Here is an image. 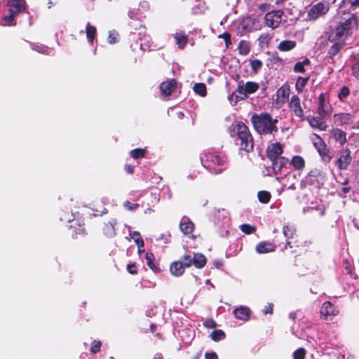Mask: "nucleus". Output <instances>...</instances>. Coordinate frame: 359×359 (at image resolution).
I'll list each match as a JSON object with an SVG mask.
<instances>
[{"mask_svg": "<svg viewBox=\"0 0 359 359\" xmlns=\"http://www.w3.org/2000/svg\"><path fill=\"white\" fill-rule=\"evenodd\" d=\"M240 149L250 152L253 149V140L248 128L243 123H237L233 128L232 135Z\"/></svg>", "mask_w": 359, "mask_h": 359, "instance_id": "obj_1", "label": "nucleus"}, {"mask_svg": "<svg viewBox=\"0 0 359 359\" xmlns=\"http://www.w3.org/2000/svg\"><path fill=\"white\" fill-rule=\"evenodd\" d=\"M203 165L210 172L221 173L226 167V158L224 155L217 152H205L201 156Z\"/></svg>", "mask_w": 359, "mask_h": 359, "instance_id": "obj_2", "label": "nucleus"}, {"mask_svg": "<svg viewBox=\"0 0 359 359\" xmlns=\"http://www.w3.org/2000/svg\"><path fill=\"white\" fill-rule=\"evenodd\" d=\"M251 121L255 130L259 134H271L278 131L276 123L277 119H272L271 116L268 113L253 114Z\"/></svg>", "mask_w": 359, "mask_h": 359, "instance_id": "obj_3", "label": "nucleus"}, {"mask_svg": "<svg viewBox=\"0 0 359 359\" xmlns=\"http://www.w3.org/2000/svg\"><path fill=\"white\" fill-rule=\"evenodd\" d=\"M355 27H357V18L354 15H352L336 27L334 37L332 40H337L344 43L349 31Z\"/></svg>", "mask_w": 359, "mask_h": 359, "instance_id": "obj_4", "label": "nucleus"}, {"mask_svg": "<svg viewBox=\"0 0 359 359\" xmlns=\"http://www.w3.org/2000/svg\"><path fill=\"white\" fill-rule=\"evenodd\" d=\"M259 89V84L253 81L244 82L240 81L238 83V88L233 93L237 99L244 100L250 94L255 93Z\"/></svg>", "mask_w": 359, "mask_h": 359, "instance_id": "obj_5", "label": "nucleus"}, {"mask_svg": "<svg viewBox=\"0 0 359 359\" xmlns=\"http://www.w3.org/2000/svg\"><path fill=\"white\" fill-rule=\"evenodd\" d=\"M330 6L328 3L318 2L312 6L308 11L306 20L308 21H316L320 18H323L329 11Z\"/></svg>", "mask_w": 359, "mask_h": 359, "instance_id": "obj_6", "label": "nucleus"}, {"mask_svg": "<svg viewBox=\"0 0 359 359\" xmlns=\"http://www.w3.org/2000/svg\"><path fill=\"white\" fill-rule=\"evenodd\" d=\"M283 12L280 10H274L266 13L264 17L265 25L274 29L277 28L281 21Z\"/></svg>", "mask_w": 359, "mask_h": 359, "instance_id": "obj_7", "label": "nucleus"}, {"mask_svg": "<svg viewBox=\"0 0 359 359\" xmlns=\"http://www.w3.org/2000/svg\"><path fill=\"white\" fill-rule=\"evenodd\" d=\"M329 136L341 146L344 145L347 142V133L338 128H332L329 130Z\"/></svg>", "mask_w": 359, "mask_h": 359, "instance_id": "obj_8", "label": "nucleus"}, {"mask_svg": "<svg viewBox=\"0 0 359 359\" xmlns=\"http://www.w3.org/2000/svg\"><path fill=\"white\" fill-rule=\"evenodd\" d=\"M351 161V151L349 149H346L335 161V165L339 170H346Z\"/></svg>", "mask_w": 359, "mask_h": 359, "instance_id": "obj_9", "label": "nucleus"}, {"mask_svg": "<svg viewBox=\"0 0 359 359\" xmlns=\"http://www.w3.org/2000/svg\"><path fill=\"white\" fill-rule=\"evenodd\" d=\"M289 107L293 111L294 115L302 118L304 111L301 106L300 99L297 95H293L289 102Z\"/></svg>", "mask_w": 359, "mask_h": 359, "instance_id": "obj_10", "label": "nucleus"}, {"mask_svg": "<svg viewBox=\"0 0 359 359\" xmlns=\"http://www.w3.org/2000/svg\"><path fill=\"white\" fill-rule=\"evenodd\" d=\"M333 118L334 123L340 126L350 125L353 121L352 115L348 113L334 114Z\"/></svg>", "mask_w": 359, "mask_h": 359, "instance_id": "obj_11", "label": "nucleus"}, {"mask_svg": "<svg viewBox=\"0 0 359 359\" xmlns=\"http://www.w3.org/2000/svg\"><path fill=\"white\" fill-rule=\"evenodd\" d=\"M283 153V148L280 143L276 142L269 145L266 150L267 157L270 161L274 160L280 156Z\"/></svg>", "mask_w": 359, "mask_h": 359, "instance_id": "obj_12", "label": "nucleus"}, {"mask_svg": "<svg viewBox=\"0 0 359 359\" xmlns=\"http://www.w3.org/2000/svg\"><path fill=\"white\" fill-rule=\"evenodd\" d=\"M339 311L330 302H325L320 309V314L325 318H327L329 316H334L337 315Z\"/></svg>", "mask_w": 359, "mask_h": 359, "instance_id": "obj_13", "label": "nucleus"}, {"mask_svg": "<svg viewBox=\"0 0 359 359\" xmlns=\"http://www.w3.org/2000/svg\"><path fill=\"white\" fill-rule=\"evenodd\" d=\"M9 5V12L18 15L25 9V2L24 0H8Z\"/></svg>", "mask_w": 359, "mask_h": 359, "instance_id": "obj_14", "label": "nucleus"}, {"mask_svg": "<svg viewBox=\"0 0 359 359\" xmlns=\"http://www.w3.org/2000/svg\"><path fill=\"white\" fill-rule=\"evenodd\" d=\"M276 245L271 242L262 241L259 242L255 248L256 252L259 254L269 253L276 250Z\"/></svg>", "mask_w": 359, "mask_h": 359, "instance_id": "obj_15", "label": "nucleus"}, {"mask_svg": "<svg viewBox=\"0 0 359 359\" xmlns=\"http://www.w3.org/2000/svg\"><path fill=\"white\" fill-rule=\"evenodd\" d=\"M177 82L175 79H170L161 83L160 89L162 95L169 96L175 90Z\"/></svg>", "mask_w": 359, "mask_h": 359, "instance_id": "obj_16", "label": "nucleus"}, {"mask_svg": "<svg viewBox=\"0 0 359 359\" xmlns=\"http://www.w3.org/2000/svg\"><path fill=\"white\" fill-rule=\"evenodd\" d=\"M180 228L181 231L184 234H189L193 232L194 224L187 217H183L180 223Z\"/></svg>", "mask_w": 359, "mask_h": 359, "instance_id": "obj_17", "label": "nucleus"}, {"mask_svg": "<svg viewBox=\"0 0 359 359\" xmlns=\"http://www.w3.org/2000/svg\"><path fill=\"white\" fill-rule=\"evenodd\" d=\"M307 121L313 128L319 129L323 131L327 130V126L326 123L317 117L309 116L307 117Z\"/></svg>", "mask_w": 359, "mask_h": 359, "instance_id": "obj_18", "label": "nucleus"}, {"mask_svg": "<svg viewBox=\"0 0 359 359\" xmlns=\"http://www.w3.org/2000/svg\"><path fill=\"white\" fill-rule=\"evenodd\" d=\"M235 317L239 320H247L249 318L250 311L246 306H240L233 310Z\"/></svg>", "mask_w": 359, "mask_h": 359, "instance_id": "obj_19", "label": "nucleus"}, {"mask_svg": "<svg viewBox=\"0 0 359 359\" xmlns=\"http://www.w3.org/2000/svg\"><path fill=\"white\" fill-rule=\"evenodd\" d=\"M271 161L272 163L271 166L273 172L277 173L283 167H285L289 161L285 157L279 156Z\"/></svg>", "mask_w": 359, "mask_h": 359, "instance_id": "obj_20", "label": "nucleus"}, {"mask_svg": "<svg viewBox=\"0 0 359 359\" xmlns=\"http://www.w3.org/2000/svg\"><path fill=\"white\" fill-rule=\"evenodd\" d=\"M185 268L181 261H176L170 264V271L173 276H180L184 273Z\"/></svg>", "mask_w": 359, "mask_h": 359, "instance_id": "obj_21", "label": "nucleus"}, {"mask_svg": "<svg viewBox=\"0 0 359 359\" xmlns=\"http://www.w3.org/2000/svg\"><path fill=\"white\" fill-rule=\"evenodd\" d=\"M297 46L295 41L284 40L279 43L277 48L281 52L290 51L294 48Z\"/></svg>", "mask_w": 359, "mask_h": 359, "instance_id": "obj_22", "label": "nucleus"}, {"mask_svg": "<svg viewBox=\"0 0 359 359\" xmlns=\"http://www.w3.org/2000/svg\"><path fill=\"white\" fill-rule=\"evenodd\" d=\"M310 138L314 147L318 151L327 147L323 140L318 135L312 134Z\"/></svg>", "mask_w": 359, "mask_h": 359, "instance_id": "obj_23", "label": "nucleus"}, {"mask_svg": "<svg viewBox=\"0 0 359 359\" xmlns=\"http://www.w3.org/2000/svg\"><path fill=\"white\" fill-rule=\"evenodd\" d=\"M141 29L142 30H140L139 34L140 35L142 34V37L140 38V47L143 50H150L149 49L150 46L149 44V43L150 41V36L145 34L144 27Z\"/></svg>", "mask_w": 359, "mask_h": 359, "instance_id": "obj_24", "label": "nucleus"}, {"mask_svg": "<svg viewBox=\"0 0 359 359\" xmlns=\"http://www.w3.org/2000/svg\"><path fill=\"white\" fill-rule=\"evenodd\" d=\"M205 264L206 258L201 253L194 255V257L192 258V264H194L195 267L201 269L205 265Z\"/></svg>", "mask_w": 359, "mask_h": 359, "instance_id": "obj_25", "label": "nucleus"}, {"mask_svg": "<svg viewBox=\"0 0 359 359\" xmlns=\"http://www.w3.org/2000/svg\"><path fill=\"white\" fill-rule=\"evenodd\" d=\"M116 224V221L114 219H111L109 222L104 224V226L103 228L104 233L108 237H112L115 235V229L114 226Z\"/></svg>", "mask_w": 359, "mask_h": 359, "instance_id": "obj_26", "label": "nucleus"}, {"mask_svg": "<svg viewBox=\"0 0 359 359\" xmlns=\"http://www.w3.org/2000/svg\"><path fill=\"white\" fill-rule=\"evenodd\" d=\"M145 259L147 261V265L155 273L160 271L158 266L154 262V257L152 253L147 252L145 254Z\"/></svg>", "mask_w": 359, "mask_h": 359, "instance_id": "obj_27", "label": "nucleus"}, {"mask_svg": "<svg viewBox=\"0 0 359 359\" xmlns=\"http://www.w3.org/2000/svg\"><path fill=\"white\" fill-rule=\"evenodd\" d=\"M174 38L180 48H183L187 43V36L183 32L176 33Z\"/></svg>", "mask_w": 359, "mask_h": 359, "instance_id": "obj_28", "label": "nucleus"}, {"mask_svg": "<svg viewBox=\"0 0 359 359\" xmlns=\"http://www.w3.org/2000/svg\"><path fill=\"white\" fill-rule=\"evenodd\" d=\"M291 164L296 170H302L305 166V161L300 156H294L291 160Z\"/></svg>", "mask_w": 359, "mask_h": 359, "instance_id": "obj_29", "label": "nucleus"}, {"mask_svg": "<svg viewBox=\"0 0 359 359\" xmlns=\"http://www.w3.org/2000/svg\"><path fill=\"white\" fill-rule=\"evenodd\" d=\"M335 42L332 44V46L330 48L328 51V55L330 57L332 58L335 56L342 48L344 43L339 41L337 40H334Z\"/></svg>", "mask_w": 359, "mask_h": 359, "instance_id": "obj_30", "label": "nucleus"}, {"mask_svg": "<svg viewBox=\"0 0 359 359\" xmlns=\"http://www.w3.org/2000/svg\"><path fill=\"white\" fill-rule=\"evenodd\" d=\"M318 152L323 162H324L325 163H328L331 161L332 156L331 155L330 149H328L327 147H325V149H323L322 150H320Z\"/></svg>", "mask_w": 359, "mask_h": 359, "instance_id": "obj_31", "label": "nucleus"}, {"mask_svg": "<svg viewBox=\"0 0 359 359\" xmlns=\"http://www.w3.org/2000/svg\"><path fill=\"white\" fill-rule=\"evenodd\" d=\"M296 231V229L294 225L287 224L283 226V233L287 239L292 238Z\"/></svg>", "mask_w": 359, "mask_h": 359, "instance_id": "obj_32", "label": "nucleus"}, {"mask_svg": "<svg viewBox=\"0 0 359 359\" xmlns=\"http://www.w3.org/2000/svg\"><path fill=\"white\" fill-rule=\"evenodd\" d=\"M86 33L88 41L90 43H93V39L96 34V28L90 25L89 23L86 25Z\"/></svg>", "mask_w": 359, "mask_h": 359, "instance_id": "obj_33", "label": "nucleus"}, {"mask_svg": "<svg viewBox=\"0 0 359 359\" xmlns=\"http://www.w3.org/2000/svg\"><path fill=\"white\" fill-rule=\"evenodd\" d=\"M238 50L242 55H248L250 50V43L245 40L241 41L238 44Z\"/></svg>", "mask_w": 359, "mask_h": 359, "instance_id": "obj_34", "label": "nucleus"}, {"mask_svg": "<svg viewBox=\"0 0 359 359\" xmlns=\"http://www.w3.org/2000/svg\"><path fill=\"white\" fill-rule=\"evenodd\" d=\"M310 64L309 59H305L302 62H297L294 67V71L297 73H304L305 72L304 67Z\"/></svg>", "mask_w": 359, "mask_h": 359, "instance_id": "obj_35", "label": "nucleus"}, {"mask_svg": "<svg viewBox=\"0 0 359 359\" xmlns=\"http://www.w3.org/2000/svg\"><path fill=\"white\" fill-rule=\"evenodd\" d=\"M349 95V88L347 86H343L338 93V98L341 102H345Z\"/></svg>", "mask_w": 359, "mask_h": 359, "instance_id": "obj_36", "label": "nucleus"}, {"mask_svg": "<svg viewBox=\"0 0 359 359\" xmlns=\"http://www.w3.org/2000/svg\"><path fill=\"white\" fill-rule=\"evenodd\" d=\"M133 235L137 236V239H135V243L138 245V254H142L144 252V241L141 238L140 234L138 231H133Z\"/></svg>", "mask_w": 359, "mask_h": 359, "instance_id": "obj_37", "label": "nucleus"}, {"mask_svg": "<svg viewBox=\"0 0 359 359\" xmlns=\"http://www.w3.org/2000/svg\"><path fill=\"white\" fill-rule=\"evenodd\" d=\"M259 201L262 203H268L271 198V194L266 191H260L257 194Z\"/></svg>", "mask_w": 359, "mask_h": 359, "instance_id": "obj_38", "label": "nucleus"}, {"mask_svg": "<svg viewBox=\"0 0 359 359\" xmlns=\"http://www.w3.org/2000/svg\"><path fill=\"white\" fill-rule=\"evenodd\" d=\"M309 81L307 77L299 76L296 82V89L298 92H302Z\"/></svg>", "mask_w": 359, "mask_h": 359, "instance_id": "obj_39", "label": "nucleus"}, {"mask_svg": "<svg viewBox=\"0 0 359 359\" xmlns=\"http://www.w3.org/2000/svg\"><path fill=\"white\" fill-rule=\"evenodd\" d=\"M194 90L196 93L203 97L205 96L207 93L206 86L204 83H196L194 86Z\"/></svg>", "mask_w": 359, "mask_h": 359, "instance_id": "obj_40", "label": "nucleus"}, {"mask_svg": "<svg viewBox=\"0 0 359 359\" xmlns=\"http://www.w3.org/2000/svg\"><path fill=\"white\" fill-rule=\"evenodd\" d=\"M211 339L215 341H218L224 339L225 333L222 330H215L210 334Z\"/></svg>", "mask_w": 359, "mask_h": 359, "instance_id": "obj_41", "label": "nucleus"}, {"mask_svg": "<svg viewBox=\"0 0 359 359\" xmlns=\"http://www.w3.org/2000/svg\"><path fill=\"white\" fill-rule=\"evenodd\" d=\"M241 230L245 234L253 233L256 231V227L248 224H243L240 226Z\"/></svg>", "mask_w": 359, "mask_h": 359, "instance_id": "obj_42", "label": "nucleus"}, {"mask_svg": "<svg viewBox=\"0 0 359 359\" xmlns=\"http://www.w3.org/2000/svg\"><path fill=\"white\" fill-rule=\"evenodd\" d=\"M146 153L145 149H135L130 151V156L132 158L135 159H137L139 158H142L144 156Z\"/></svg>", "mask_w": 359, "mask_h": 359, "instance_id": "obj_43", "label": "nucleus"}, {"mask_svg": "<svg viewBox=\"0 0 359 359\" xmlns=\"http://www.w3.org/2000/svg\"><path fill=\"white\" fill-rule=\"evenodd\" d=\"M16 15H17L16 13H13L12 12H9L8 15H4L3 17V20L4 22V25H12Z\"/></svg>", "mask_w": 359, "mask_h": 359, "instance_id": "obj_44", "label": "nucleus"}, {"mask_svg": "<svg viewBox=\"0 0 359 359\" xmlns=\"http://www.w3.org/2000/svg\"><path fill=\"white\" fill-rule=\"evenodd\" d=\"M250 67L255 73H257L262 67V62L259 60H253L250 61Z\"/></svg>", "mask_w": 359, "mask_h": 359, "instance_id": "obj_45", "label": "nucleus"}, {"mask_svg": "<svg viewBox=\"0 0 359 359\" xmlns=\"http://www.w3.org/2000/svg\"><path fill=\"white\" fill-rule=\"evenodd\" d=\"M32 48L36 51L44 54H49L50 53V50L48 47L43 45H34Z\"/></svg>", "mask_w": 359, "mask_h": 359, "instance_id": "obj_46", "label": "nucleus"}, {"mask_svg": "<svg viewBox=\"0 0 359 359\" xmlns=\"http://www.w3.org/2000/svg\"><path fill=\"white\" fill-rule=\"evenodd\" d=\"M180 261L186 268L191 266L192 264V257L190 255H184Z\"/></svg>", "mask_w": 359, "mask_h": 359, "instance_id": "obj_47", "label": "nucleus"}, {"mask_svg": "<svg viewBox=\"0 0 359 359\" xmlns=\"http://www.w3.org/2000/svg\"><path fill=\"white\" fill-rule=\"evenodd\" d=\"M306 351L303 348H299L297 350H296L294 353V359H304L305 357Z\"/></svg>", "mask_w": 359, "mask_h": 359, "instance_id": "obj_48", "label": "nucleus"}, {"mask_svg": "<svg viewBox=\"0 0 359 359\" xmlns=\"http://www.w3.org/2000/svg\"><path fill=\"white\" fill-rule=\"evenodd\" d=\"M352 73L355 77L359 79V57L355 59L352 65Z\"/></svg>", "mask_w": 359, "mask_h": 359, "instance_id": "obj_49", "label": "nucleus"}, {"mask_svg": "<svg viewBox=\"0 0 359 359\" xmlns=\"http://www.w3.org/2000/svg\"><path fill=\"white\" fill-rule=\"evenodd\" d=\"M100 346H101V342L100 341H94L92 343V345H91V347H90L91 352L93 353H97L100 351Z\"/></svg>", "mask_w": 359, "mask_h": 359, "instance_id": "obj_50", "label": "nucleus"}, {"mask_svg": "<svg viewBox=\"0 0 359 359\" xmlns=\"http://www.w3.org/2000/svg\"><path fill=\"white\" fill-rule=\"evenodd\" d=\"M309 175L310 177H313L316 178H318V177L323 178V173L318 169L311 170L309 172Z\"/></svg>", "mask_w": 359, "mask_h": 359, "instance_id": "obj_51", "label": "nucleus"}, {"mask_svg": "<svg viewBox=\"0 0 359 359\" xmlns=\"http://www.w3.org/2000/svg\"><path fill=\"white\" fill-rule=\"evenodd\" d=\"M271 39L272 36L270 35L269 34H262L259 36V40L260 41V43H268Z\"/></svg>", "mask_w": 359, "mask_h": 359, "instance_id": "obj_52", "label": "nucleus"}, {"mask_svg": "<svg viewBox=\"0 0 359 359\" xmlns=\"http://www.w3.org/2000/svg\"><path fill=\"white\" fill-rule=\"evenodd\" d=\"M139 205L137 203H132L129 201H126L123 203V207L128 210H135L138 208Z\"/></svg>", "mask_w": 359, "mask_h": 359, "instance_id": "obj_53", "label": "nucleus"}, {"mask_svg": "<svg viewBox=\"0 0 359 359\" xmlns=\"http://www.w3.org/2000/svg\"><path fill=\"white\" fill-rule=\"evenodd\" d=\"M318 113L320 116H324V114H325V109H324V107H323V95H320V104H319V107L318 108Z\"/></svg>", "mask_w": 359, "mask_h": 359, "instance_id": "obj_54", "label": "nucleus"}, {"mask_svg": "<svg viewBox=\"0 0 359 359\" xmlns=\"http://www.w3.org/2000/svg\"><path fill=\"white\" fill-rule=\"evenodd\" d=\"M204 326L208 328H215L217 326V323L212 319H207L203 323Z\"/></svg>", "mask_w": 359, "mask_h": 359, "instance_id": "obj_55", "label": "nucleus"}, {"mask_svg": "<svg viewBox=\"0 0 359 359\" xmlns=\"http://www.w3.org/2000/svg\"><path fill=\"white\" fill-rule=\"evenodd\" d=\"M118 34L115 32H109L108 40L110 43H114L116 42V37Z\"/></svg>", "mask_w": 359, "mask_h": 359, "instance_id": "obj_56", "label": "nucleus"}, {"mask_svg": "<svg viewBox=\"0 0 359 359\" xmlns=\"http://www.w3.org/2000/svg\"><path fill=\"white\" fill-rule=\"evenodd\" d=\"M219 213L221 214V215L224 217V223L228 224L229 222V217L228 216V212L225 210H222V211H219Z\"/></svg>", "mask_w": 359, "mask_h": 359, "instance_id": "obj_57", "label": "nucleus"}, {"mask_svg": "<svg viewBox=\"0 0 359 359\" xmlns=\"http://www.w3.org/2000/svg\"><path fill=\"white\" fill-rule=\"evenodd\" d=\"M273 305L272 304H268L267 306H266L264 307V309H263V313L266 315V314H269V313H272V311H273V308H272Z\"/></svg>", "mask_w": 359, "mask_h": 359, "instance_id": "obj_58", "label": "nucleus"}, {"mask_svg": "<svg viewBox=\"0 0 359 359\" xmlns=\"http://www.w3.org/2000/svg\"><path fill=\"white\" fill-rule=\"evenodd\" d=\"M346 2H348L352 8L359 7V0H344Z\"/></svg>", "mask_w": 359, "mask_h": 359, "instance_id": "obj_59", "label": "nucleus"}, {"mask_svg": "<svg viewBox=\"0 0 359 359\" xmlns=\"http://www.w3.org/2000/svg\"><path fill=\"white\" fill-rule=\"evenodd\" d=\"M205 359H217V355L215 352L206 353L205 355Z\"/></svg>", "mask_w": 359, "mask_h": 359, "instance_id": "obj_60", "label": "nucleus"}, {"mask_svg": "<svg viewBox=\"0 0 359 359\" xmlns=\"http://www.w3.org/2000/svg\"><path fill=\"white\" fill-rule=\"evenodd\" d=\"M135 267V265L134 264H129L127 266L128 271L131 274H136L137 271L133 269Z\"/></svg>", "mask_w": 359, "mask_h": 359, "instance_id": "obj_61", "label": "nucleus"}, {"mask_svg": "<svg viewBox=\"0 0 359 359\" xmlns=\"http://www.w3.org/2000/svg\"><path fill=\"white\" fill-rule=\"evenodd\" d=\"M125 169L127 172L132 174L134 172V168L130 165H126Z\"/></svg>", "mask_w": 359, "mask_h": 359, "instance_id": "obj_62", "label": "nucleus"}, {"mask_svg": "<svg viewBox=\"0 0 359 359\" xmlns=\"http://www.w3.org/2000/svg\"><path fill=\"white\" fill-rule=\"evenodd\" d=\"M153 359H163V355L161 353H156Z\"/></svg>", "mask_w": 359, "mask_h": 359, "instance_id": "obj_63", "label": "nucleus"}, {"mask_svg": "<svg viewBox=\"0 0 359 359\" xmlns=\"http://www.w3.org/2000/svg\"><path fill=\"white\" fill-rule=\"evenodd\" d=\"M288 189H291V190H294V189H296V186H295L294 182H292L291 184H290V185L288 186Z\"/></svg>", "mask_w": 359, "mask_h": 359, "instance_id": "obj_64", "label": "nucleus"}]
</instances>
